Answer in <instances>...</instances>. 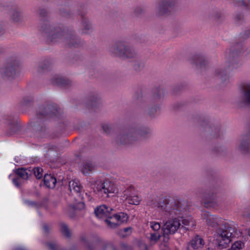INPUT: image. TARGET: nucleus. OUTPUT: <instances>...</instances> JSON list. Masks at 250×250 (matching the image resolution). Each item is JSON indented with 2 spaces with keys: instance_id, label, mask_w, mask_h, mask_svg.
I'll return each mask as SVG.
<instances>
[{
  "instance_id": "nucleus-39",
  "label": "nucleus",
  "mask_w": 250,
  "mask_h": 250,
  "mask_svg": "<svg viewBox=\"0 0 250 250\" xmlns=\"http://www.w3.org/2000/svg\"><path fill=\"white\" fill-rule=\"evenodd\" d=\"M32 174L34 173L37 179H40L42 176L43 170L39 167H36L31 169Z\"/></svg>"
},
{
  "instance_id": "nucleus-25",
  "label": "nucleus",
  "mask_w": 250,
  "mask_h": 250,
  "mask_svg": "<svg viewBox=\"0 0 250 250\" xmlns=\"http://www.w3.org/2000/svg\"><path fill=\"white\" fill-rule=\"evenodd\" d=\"M68 187L69 190L72 194H78L79 196H82L83 187L79 181H70L69 182Z\"/></svg>"
},
{
  "instance_id": "nucleus-60",
  "label": "nucleus",
  "mask_w": 250,
  "mask_h": 250,
  "mask_svg": "<svg viewBox=\"0 0 250 250\" xmlns=\"http://www.w3.org/2000/svg\"><path fill=\"white\" fill-rule=\"evenodd\" d=\"M158 109V107L156 106H155L154 107L151 108L148 112V114L150 116L152 117L154 115V114L157 112Z\"/></svg>"
},
{
  "instance_id": "nucleus-8",
  "label": "nucleus",
  "mask_w": 250,
  "mask_h": 250,
  "mask_svg": "<svg viewBox=\"0 0 250 250\" xmlns=\"http://www.w3.org/2000/svg\"><path fill=\"white\" fill-rule=\"evenodd\" d=\"M176 7V0H160L156 8V14L158 16L170 15L175 11Z\"/></svg>"
},
{
  "instance_id": "nucleus-38",
  "label": "nucleus",
  "mask_w": 250,
  "mask_h": 250,
  "mask_svg": "<svg viewBox=\"0 0 250 250\" xmlns=\"http://www.w3.org/2000/svg\"><path fill=\"white\" fill-rule=\"evenodd\" d=\"M161 235L158 232H154L150 233L149 240L151 245H154L156 243L161 237Z\"/></svg>"
},
{
  "instance_id": "nucleus-21",
  "label": "nucleus",
  "mask_w": 250,
  "mask_h": 250,
  "mask_svg": "<svg viewBox=\"0 0 250 250\" xmlns=\"http://www.w3.org/2000/svg\"><path fill=\"white\" fill-rule=\"evenodd\" d=\"M113 211V209L105 205H102L96 207L94 210V213L99 218L107 217L110 213Z\"/></svg>"
},
{
  "instance_id": "nucleus-34",
  "label": "nucleus",
  "mask_w": 250,
  "mask_h": 250,
  "mask_svg": "<svg viewBox=\"0 0 250 250\" xmlns=\"http://www.w3.org/2000/svg\"><path fill=\"white\" fill-rule=\"evenodd\" d=\"M95 166L90 162H86L83 163L82 168V172L84 174H88L90 172L95 170Z\"/></svg>"
},
{
  "instance_id": "nucleus-54",
  "label": "nucleus",
  "mask_w": 250,
  "mask_h": 250,
  "mask_svg": "<svg viewBox=\"0 0 250 250\" xmlns=\"http://www.w3.org/2000/svg\"><path fill=\"white\" fill-rule=\"evenodd\" d=\"M103 250H117V249L112 244L108 243L104 245Z\"/></svg>"
},
{
  "instance_id": "nucleus-23",
  "label": "nucleus",
  "mask_w": 250,
  "mask_h": 250,
  "mask_svg": "<svg viewBox=\"0 0 250 250\" xmlns=\"http://www.w3.org/2000/svg\"><path fill=\"white\" fill-rule=\"evenodd\" d=\"M52 62L51 60L46 59L41 60L38 62L37 71L39 74H42L50 70L52 65Z\"/></svg>"
},
{
  "instance_id": "nucleus-52",
  "label": "nucleus",
  "mask_w": 250,
  "mask_h": 250,
  "mask_svg": "<svg viewBox=\"0 0 250 250\" xmlns=\"http://www.w3.org/2000/svg\"><path fill=\"white\" fill-rule=\"evenodd\" d=\"M242 215L243 217L248 219H250V208H245L243 211Z\"/></svg>"
},
{
  "instance_id": "nucleus-29",
  "label": "nucleus",
  "mask_w": 250,
  "mask_h": 250,
  "mask_svg": "<svg viewBox=\"0 0 250 250\" xmlns=\"http://www.w3.org/2000/svg\"><path fill=\"white\" fill-rule=\"evenodd\" d=\"M15 172L20 178L23 180H28L32 176L30 168H19L15 170Z\"/></svg>"
},
{
  "instance_id": "nucleus-5",
  "label": "nucleus",
  "mask_w": 250,
  "mask_h": 250,
  "mask_svg": "<svg viewBox=\"0 0 250 250\" xmlns=\"http://www.w3.org/2000/svg\"><path fill=\"white\" fill-rule=\"evenodd\" d=\"M235 228L229 224H225L223 227L217 230L218 235V247L220 249L226 248L231 241V238L233 237L235 232Z\"/></svg>"
},
{
  "instance_id": "nucleus-62",
  "label": "nucleus",
  "mask_w": 250,
  "mask_h": 250,
  "mask_svg": "<svg viewBox=\"0 0 250 250\" xmlns=\"http://www.w3.org/2000/svg\"><path fill=\"white\" fill-rule=\"evenodd\" d=\"M5 33V29L4 27V24L3 23H0V36L4 34Z\"/></svg>"
},
{
  "instance_id": "nucleus-63",
  "label": "nucleus",
  "mask_w": 250,
  "mask_h": 250,
  "mask_svg": "<svg viewBox=\"0 0 250 250\" xmlns=\"http://www.w3.org/2000/svg\"><path fill=\"white\" fill-rule=\"evenodd\" d=\"M181 88V85H175L173 89L174 93H178L180 90Z\"/></svg>"
},
{
  "instance_id": "nucleus-36",
  "label": "nucleus",
  "mask_w": 250,
  "mask_h": 250,
  "mask_svg": "<svg viewBox=\"0 0 250 250\" xmlns=\"http://www.w3.org/2000/svg\"><path fill=\"white\" fill-rule=\"evenodd\" d=\"M136 59V60L133 65V68L136 71L139 72L144 68L145 63L142 60L138 58V56Z\"/></svg>"
},
{
  "instance_id": "nucleus-26",
  "label": "nucleus",
  "mask_w": 250,
  "mask_h": 250,
  "mask_svg": "<svg viewBox=\"0 0 250 250\" xmlns=\"http://www.w3.org/2000/svg\"><path fill=\"white\" fill-rule=\"evenodd\" d=\"M204 245V240L199 235H197L190 241L188 249L189 250L190 248L194 250L199 249L202 248Z\"/></svg>"
},
{
  "instance_id": "nucleus-64",
  "label": "nucleus",
  "mask_w": 250,
  "mask_h": 250,
  "mask_svg": "<svg viewBox=\"0 0 250 250\" xmlns=\"http://www.w3.org/2000/svg\"><path fill=\"white\" fill-rule=\"evenodd\" d=\"M43 228L44 229V231L46 233H48L49 232V230H50V227L46 224H44L43 226Z\"/></svg>"
},
{
  "instance_id": "nucleus-28",
  "label": "nucleus",
  "mask_w": 250,
  "mask_h": 250,
  "mask_svg": "<svg viewBox=\"0 0 250 250\" xmlns=\"http://www.w3.org/2000/svg\"><path fill=\"white\" fill-rule=\"evenodd\" d=\"M33 130L42 137H44L48 133L47 128L43 123L36 122L33 124Z\"/></svg>"
},
{
  "instance_id": "nucleus-19",
  "label": "nucleus",
  "mask_w": 250,
  "mask_h": 250,
  "mask_svg": "<svg viewBox=\"0 0 250 250\" xmlns=\"http://www.w3.org/2000/svg\"><path fill=\"white\" fill-rule=\"evenodd\" d=\"M232 70L229 64L225 63L224 65L220 66L214 70V75L222 82H225L229 79V72Z\"/></svg>"
},
{
  "instance_id": "nucleus-15",
  "label": "nucleus",
  "mask_w": 250,
  "mask_h": 250,
  "mask_svg": "<svg viewBox=\"0 0 250 250\" xmlns=\"http://www.w3.org/2000/svg\"><path fill=\"white\" fill-rule=\"evenodd\" d=\"M200 129L203 131H205L206 135L211 139L217 138L221 133L220 127L219 125L206 122L203 123Z\"/></svg>"
},
{
  "instance_id": "nucleus-10",
  "label": "nucleus",
  "mask_w": 250,
  "mask_h": 250,
  "mask_svg": "<svg viewBox=\"0 0 250 250\" xmlns=\"http://www.w3.org/2000/svg\"><path fill=\"white\" fill-rule=\"evenodd\" d=\"M181 226L180 221L178 217L167 221L162 228L164 241H168L169 235L174 234L179 229H180Z\"/></svg>"
},
{
  "instance_id": "nucleus-7",
  "label": "nucleus",
  "mask_w": 250,
  "mask_h": 250,
  "mask_svg": "<svg viewBox=\"0 0 250 250\" xmlns=\"http://www.w3.org/2000/svg\"><path fill=\"white\" fill-rule=\"evenodd\" d=\"M2 7L10 12V19L14 23H21L23 21V16L21 10L13 2H9L5 4L0 3Z\"/></svg>"
},
{
  "instance_id": "nucleus-46",
  "label": "nucleus",
  "mask_w": 250,
  "mask_h": 250,
  "mask_svg": "<svg viewBox=\"0 0 250 250\" xmlns=\"http://www.w3.org/2000/svg\"><path fill=\"white\" fill-rule=\"evenodd\" d=\"M60 15L63 17L66 18H70L72 17L71 13L68 10L65 8H62L60 10Z\"/></svg>"
},
{
  "instance_id": "nucleus-41",
  "label": "nucleus",
  "mask_w": 250,
  "mask_h": 250,
  "mask_svg": "<svg viewBox=\"0 0 250 250\" xmlns=\"http://www.w3.org/2000/svg\"><path fill=\"white\" fill-rule=\"evenodd\" d=\"M234 21L236 24H240L245 21L244 15L241 13H237L234 16Z\"/></svg>"
},
{
  "instance_id": "nucleus-50",
  "label": "nucleus",
  "mask_w": 250,
  "mask_h": 250,
  "mask_svg": "<svg viewBox=\"0 0 250 250\" xmlns=\"http://www.w3.org/2000/svg\"><path fill=\"white\" fill-rule=\"evenodd\" d=\"M102 129L104 133L109 134L112 130V128L108 125L104 124L102 125Z\"/></svg>"
},
{
  "instance_id": "nucleus-35",
  "label": "nucleus",
  "mask_w": 250,
  "mask_h": 250,
  "mask_svg": "<svg viewBox=\"0 0 250 250\" xmlns=\"http://www.w3.org/2000/svg\"><path fill=\"white\" fill-rule=\"evenodd\" d=\"M60 226L61 228V231L65 237L67 238H70L71 236V233L67 225L63 222H61L60 224Z\"/></svg>"
},
{
  "instance_id": "nucleus-56",
  "label": "nucleus",
  "mask_w": 250,
  "mask_h": 250,
  "mask_svg": "<svg viewBox=\"0 0 250 250\" xmlns=\"http://www.w3.org/2000/svg\"><path fill=\"white\" fill-rule=\"evenodd\" d=\"M84 208V203L83 202H80L78 204L74 207V209L81 210Z\"/></svg>"
},
{
  "instance_id": "nucleus-43",
  "label": "nucleus",
  "mask_w": 250,
  "mask_h": 250,
  "mask_svg": "<svg viewBox=\"0 0 250 250\" xmlns=\"http://www.w3.org/2000/svg\"><path fill=\"white\" fill-rule=\"evenodd\" d=\"M158 197L156 196H152L147 202V204L152 207H158Z\"/></svg>"
},
{
  "instance_id": "nucleus-13",
  "label": "nucleus",
  "mask_w": 250,
  "mask_h": 250,
  "mask_svg": "<svg viewBox=\"0 0 250 250\" xmlns=\"http://www.w3.org/2000/svg\"><path fill=\"white\" fill-rule=\"evenodd\" d=\"M62 38L56 42L62 41L68 47H78L83 45V43L76 36L74 33H66L62 29Z\"/></svg>"
},
{
  "instance_id": "nucleus-12",
  "label": "nucleus",
  "mask_w": 250,
  "mask_h": 250,
  "mask_svg": "<svg viewBox=\"0 0 250 250\" xmlns=\"http://www.w3.org/2000/svg\"><path fill=\"white\" fill-rule=\"evenodd\" d=\"M127 219L128 216L126 214L121 212L120 214H112L111 212L110 215L105 219L104 222L109 228L113 229L117 228L121 224L127 222Z\"/></svg>"
},
{
  "instance_id": "nucleus-40",
  "label": "nucleus",
  "mask_w": 250,
  "mask_h": 250,
  "mask_svg": "<svg viewBox=\"0 0 250 250\" xmlns=\"http://www.w3.org/2000/svg\"><path fill=\"white\" fill-rule=\"evenodd\" d=\"M128 203L130 204L138 205L140 203V199L138 196H128L126 198Z\"/></svg>"
},
{
  "instance_id": "nucleus-47",
  "label": "nucleus",
  "mask_w": 250,
  "mask_h": 250,
  "mask_svg": "<svg viewBox=\"0 0 250 250\" xmlns=\"http://www.w3.org/2000/svg\"><path fill=\"white\" fill-rule=\"evenodd\" d=\"M244 245L242 242L237 241L232 245L231 249L232 250H240L244 247Z\"/></svg>"
},
{
  "instance_id": "nucleus-59",
  "label": "nucleus",
  "mask_w": 250,
  "mask_h": 250,
  "mask_svg": "<svg viewBox=\"0 0 250 250\" xmlns=\"http://www.w3.org/2000/svg\"><path fill=\"white\" fill-rule=\"evenodd\" d=\"M242 37L246 39L250 36V30H248L241 34Z\"/></svg>"
},
{
  "instance_id": "nucleus-49",
  "label": "nucleus",
  "mask_w": 250,
  "mask_h": 250,
  "mask_svg": "<svg viewBox=\"0 0 250 250\" xmlns=\"http://www.w3.org/2000/svg\"><path fill=\"white\" fill-rule=\"evenodd\" d=\"M150 227L155 232H157L160 229L161 226L159 223L151 222H150Z\"/></svg>"
},
{
  "instance_id": "nucleus-2",
  "label": "nucleus",
  "mask_w": 250,
  "mask_h": 250,
  "mask_svg": "<svg viewBox=\"0 0 250 250\" xmlns=\"http://www.w3.org/2000/svg\"><path fill=\"white\" fill-rule=\"evenodd\" d=\"M109 51L115 56L123 59L136 58L138 56L132 46L123 41L114 43L110 48Z\"/></svg>"
},
{
  "instance_id": "nucleus-58",
  "label": "nucleus",
  "mask_w": 250,
  "mask_h": 250,
  "mask_svg": "<svg viewBox=\"0 0 250 250\" xmlns=\"http://www.w3.org/2000/svg\"><path fill=\"white\" fill-rule=\"evenodd\" d=\"M143 12V9L141 7H137L134 10V15L136 16H137L142 13Z\"/></svg>"
},
{
  "instance_id": "nucleus-44",
  "label": "nucleus",
  "mask_w": 250,
  "mask_h": 250,
  "mask_svg": "<svg viewBox=\"0 0 250 250\" xmlns=\"http://www.w3.org/2000/svg\"><path fill=\"white\" fill-rule=\"evenodd\" d=\"M10 129L11 130L10 134L17 132L19 130L20 125L14 122L9 123Z\"/></svg>"
},
{
  "instance_id": "nucleus-24",
  "label": "nucleus",
  "mask_w": 250,
  "mask_h": 250,
  "mask_svg": "<svg viewBox=\"0 0 250 250\" xmlns=\"http://www.w3.org/2000/svg\"><path fill=\"white\" fill-rule=\"evenodd\" d=\"M78 14L80 15L82 18V24L83 29L82 33L84 34H88L92 31V26L86 17H85V13L81 11H78Z\"/></svg>"
},
{
  "instance_id": "nucleus-45",
  "label": "nucleus",
  "mask_w": 250,
  "mask_h": 250,
  "mask_svg": "<svg viewBox=\"0 0 250 250\" xmlns=\"http://www.w3.org/2000/svg\"><path fill=\"white\" fill-rule=\"evenodd\" d=\"M136 248L137 250H147L146 245L142 240L137 241Z\"/></svg>"
},
{
  "instance_id": "nucleus-22",
  "label": "nucleus",
  "mask_w": 250,
  "mask_h": 250,
  "mask_svg": "<svg viewBox=\"0 0 250 250\" xmlns=\"http://www.w3.org/2000/svg\"><path fill=\"white\" fill-rule=\"evenodd\" d=\"M193 63L195 65L196 68L199 69H204L208 64V61L202 55L195 54L192 58Z\"/></svg>"
},
{
  "instance_id": "nucleus-33",
  "label": "nucleus",
  "mask_w": 250,
  "mask_h": 250,
  "mask_svg": "<svg viewBox=\"0 0 250 250\" xmlns=\"http://www.w3.org/2000/svg\"><path fill=\"white\" fill-rule=\"evenodd\" d=\"M179 218V220L180 221V224H183L180 226V229H183L186 230H189V228L188 227L191 226V228H192L195 226V224L193 221L191 220L188 219L186 218H184L183 217H178Z\"/></svg>"
},
{
  "instance_id": "nucleus-1",
  "label": "nucleus",
  "mask_w": 250,
  "mask_h": 250,
  "mask_svg": "<svg viewBox=\"0 0 250 250\" xmlns=\"http://www.w3.org/2000/svg\"><path fill=\"white\" fill-rule=\"evenodd\" d=\"M40 20V29L42 33L46 36V42L48 43H54L62 36V29L60 27L50 25L48 20L49 13L43 7L39 9Z\"/></svg>"
},
{
  "instance_id": "nucleus-30",
  "label": "nucleus",
  "mask_w": 250,
  "mask_h": 250,
  "mask_svg": "<svg viewBox=\"0 0 250 250\" xmlns=\"http://www.w3.org/2000/svg\"><path fill=\"white\" fill-rule=\"evenodd\" d=\"M43 182L45 186L50 188H55L57 183L56 178L51 174H45L43 177Z\"/></svg>"
},
{
  "instance_id": "nucleus-18",
  "label": "nucleus",
  "mask_w": 250,
  "mask_h": 250,
  "mask_svg": "<svg viewBox=\"0 0 250 250\" xmlns=\"http://www.w3.org/2000/svg\"><path fill=\"white\" fill-rule=\"evenodd\" d=\"M239 150L243 154H250V125L242 136L239 145Z\"/></svg>"
},
{
  "instance_id": "nucleus-9",
  "label": "nucleus",
  "mask_w": 250,
  "mask_h": 250,
  "mask_svg": "<svg viewBox=\"0 0 250 250\" xmlns=\"http://www.w3.org/2000/svg\"><path fill=\"white\" fill-rule=\"evenodd\" d=\"M19 66V62L17 60L11 59L8 60L2 70V77L8 80L14 79Z\"/></svg>"
},
{
  "instance_id": "nucleus-37",
  "label": "nucleus",
  "mask_w": 250,
  "mask_h": 250,
  "mask_svg": "<svg viewBox=\"0 0 250 250\" xmlns=\"http://www.w3.org/2000/svg\"><path fill=\"white\" fill-rule=\"evenodd\" d=\"M80 240L84 245L85 250H96V248L89 242L86 236H81Z\"/></svg>"
},
{
  "instance_id": "nucleus-27",
  "label": "nucleus",
  "mask_w": 250,
  "mask_h": 250,
  "mask_svg": "<svg viewBox=\"0 0 250 250\" xmlns=\"http://www.w3.org/2000/svg\"><path fill=\"white\" fill-rule=\"evenodd\" d=\"M100 98L97 94L91 93L88 95L87 97L88 108H95L99 105Z\"/></svg>"
},
{
  "instance_id": "nucleus-3",
  "label": "nucleus",
  "mask_w": 250,
  "mask_h": 250,
  "mask_svg": "<svg viewBox=\"0 0 250 250\" xmlns=\"http://www.w3.org/2000/svg\"><path fill=\"white\" fill-rule=\"evenodd\" d=\"M158 208H161L170 215H177L182 211L185 208L178 199L170 197L162 198L158 202Z\"/></svg>"
},
{
  "instance_id": "nucleus-6",
  "label": "nucleus",
  "mask_w": 250,
  "mask_h": 250,
  "mask_svg": "<svg viewBox=\"0 0 250 250\" xmlns=\"http://www.w3.org/2000/svg\"><path fill=\"white\" fill-rule=\"evenodd\" d=\"M93 186L95 192L105 197H109V194L114 193L116 190L114 185L107 180H97L94 182Z\"/></svg>"
},
{
  "instance_id": "nucleus-42",
  "label": "nucleus",
  "mask_w": 250,
  "mask_h": 250,
  "mask_svg": "<svg viewBox=\"0 0 250 250\" xmlns=\"http://www.w3.org/2000/svg\"><path fill=\"white\" fill-rule=\"evenodd\" d=\"M34 102V99L32 97H24L21 103L22 105L24 106H30Z\"/></svg>"
},
{
  "instance_id": "nucleus-51",
  "label": "nucleus",
  "mask_w": 250,
  "mask_h": 250,
  "mask_svg": "<svg viewBox=\"0 0 250 250\" xmlns=\"http://www.w3.org/2000/svg\"><path fill=\"white\" fill-rule=\"evenodd\" d=\"M238 5L245 8H248L250 7V0H241L239 1Z\"/></svg>"
},
{
  "instance_id": "nucleus-14",
  "label": "nucleus",
  "mask_w": 250,
  "mask_h": 250,
  "mask_svg": "<svg viewBox=\"0 0 250 250\" xmlns=\"http://www.w3.org/2000/svg\"><path fill=\"white\" fill-rule=\"evenodd\" d=\"M134 130L133 128L125 130L120 132L117 136L116 141L121 144H132L136 141L137 137L134 136Z\"/></svg>"
},
{
  "instance_id": "nucleus-53",
  "label": "nucleus",
  "mask_w": 250,
  "mask_h": 250,
  "mask_svg": "<svg viewBox=\"0 0 250 250\" xmlns=\"http://www.w3.org/2000/svg\"><path fill=\"white\" fill-rule=\"evenodd\" d=\"M132 228L131 227H127L124 228L123 230H121V233H127L126 234H122V237H124L127 235H128L131 233Z\"/></svg>"
},
{
  "instance_id": "nucleus-17",
  "label": "nucleus",
  "mask_w": 250,
  "mask_h": 250,
  "mask_svg": "<svg viewBox=\"0 0 250 250\" xmlns=\"http://www.w3.org/2000/svg\"><path fill=\"white\" fill-rule=\"evenodd\" d=\"M202 218L205 220L208 226L215 228L216 230L219 228L223 227L226 224V223L224 224V221L220 218L212 215L208 212L203 213Z\"/></svg>"
},
{
  "instance_id": "nucleus-4",
  "label": "nucleus",
  "mask_w": 250,
  "mask_h": 250,
  "mask_svg": "<svg viewBox=\"0 0 250 250\" xmlns=\"http://www.w3.org/2000/svg\"><path fill=\"white\" fill-rule=\"evenodd\" d=\"M63 114L62 110L57 105L51 104L40 105L36 112L38 119L49 118H59Z\"/></svg>"
},
{
  "instance_id": "nucleus-16",
  "label": "nucleus",
  "mask_w": 250,
  "mask_h": 250,
  "mask_svg": "<svg viewBox=\"0 0 250 250\" xmlns=\"http://www.w3.org/2000/svg\"><path fill=\"white\" fill-rule=\"evenodd\" d=\"M239 103L246 106H250V82L241 86Z\"/></svg>"
},
{
  "instance_id": "nucleus-20",
  "label": "nucleus",
  "mask_w": 250,
  "mask_h": 250,
  "mask_svg": "<svg viewBox=\"0 0 250 250\" xmlns=\"http://www.w3.org/2000/svg\"><path fill=\"white\" fill-rule=\"evenodd\" d=\"M218 191L219 188H215L210 189L203 193L202 195V202L206 207H208L210 204L212 203L213 200Z\"/></svg>"
},
{
  "instance_id": "nucleus-48",
  "label": "nucleus",
  "mask_w": 250,
  "mask_h": 250,
  "mask_svg": "<svg viewBox=\"0 0 250 250\" xmlns=\"http://www.w3.org/2000/svg\"><path fill=\"white\" fill-rule=\"evenodd\" d=\"M50 250H61L59 245L57 243L48 242L46 244Z\"/></svg>"
},
{
  "instance_id": "nucleus-11",
  "label": "nucleus",
  "mask_w": 250,
  "mask_h": 250,
  "mask_svg": "<svg viewBox=\"0 0 250 250\" xmlns=\"http://www.w3.org/2000/svg\"><path fill=\"white\" fill-rule=\"evenodd\" d=\"M242 50V45L237 43L236 46H231L227 57L226 64H229L232 69L238 66L239 63L240 54Z\"/></svg>"
},
{
  "instance_id": "nucleus-55",
  "label": "nucleus",
  "mask_w": 250,
  "mask_h": 250,
  "mask_svg": "<svg viewBox=\"0 0 250 250\" xmlns=\"http://www.w3.org/2000/svg\"><path fill=\"white\" fill-rule=\"evenodd\" d=\"M120 248L122 250H133L131 246L125 243H121Z\"/></svg>"
},
{
  "instance_id": "nucleus-31",
  "label": "nucleus",
  "mask_w": 250,
  "mask_h": 250,
  "mask_svg": "<svg viewBox=\"0 0 250 250\" xmlns=\"http://www.w3.org/2000/svg\"><path fill=\"white\" fill-rule=\"evenodd\" d=\"M52 83L63 87H68L72 85L71 81L62 77L55 78L53 80Z\"/></svg>"
},
{
  "instance_id": "nucleus-61",
  "label": "nucleus",
  "mask_w": 250,
  "mask_h": 250,
  "mask_svg": "<svg viewBox=\"0 0 250 250\" xmlns=\"http://www.w3.org/2000/svg\"><path fill=\"white\" fill-rule=\"evenodd\" d=\"M20 181V178L17 177V178H13V184L17 187H20V183L19 182Z\"/></svg>"
},
{
  "instance_id": "nucleus-32",
  "label": "nucleus",
  "mask_w": 250,
  "mask_h": 250,
  "mask_svg": "<svg viewBox=\"0 0 250 250\" xmlns=\"http://www.w3.org/2000/svg\"><path fill=\"white\" fill-rule=\"evenodd\" d=\"M133 129L134 130V132H133V134H134V136L137 137L136 141L142 138H145L146 135L149 133V129L146 127H142L138 129Z\"/></svg>"
},
{
  "instance_id": "nucleus-57",
  "label": "nucleus",
  "mask_w": 250,
  "mask_h": 250,
  "mask_svg": "<svg viewBox=\"0 0 250 250\" xmlns=\"http://www.w3.org/2000/svg\"><path fill=\"white\" fill-rule=\"evenodd\" d=\"M155 92H157L156 94H154V97L156 99H159L163 96V91L162 89H156Z\"/></svg>"
}]
</instances>
